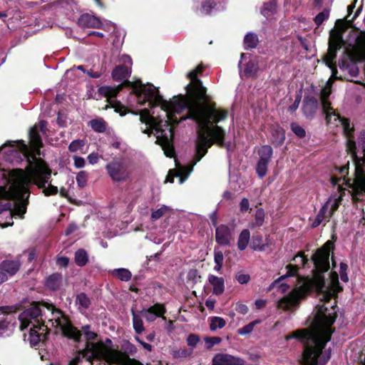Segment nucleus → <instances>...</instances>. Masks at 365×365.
I'll return each instance as SVG.
<instances>
[{
	"mask_svg": "<svg viewBox=\"0 0 365 365\" xmlns=\"http://www.w3.org/2000/svg\"><path fill=\"white\" fill-rule=\"evenodd\" d=\"M202 71V66L199 65L188 73L191 81L186 87L187 95L173 96L169 101L163 99L158 89L152 84L128 82L132 86L137 103L143 106L148 103L153 110L152 113L147 108L139 110L140 120L145 126V129L142 128L143 132L148 135L154 133L156 143L161 145L167 157L175 155L171 125L187 119H192L197 123L196 155L193 162L187 166H180L175 161L176 170L169 171L165 182H173L174 178L178 177L180 183L182 184L193 167L207 153L208 148L214 143L223 144L225 132L217 123L227 118V112L217 108L215 104L210 102L206 88L197 78Z\"/></svg>",
	"mask_w": 365,
	"mask_h": 365,
	"instance_id": "nucleus-1",
	"label": "nucleus"
},
{
	"mask_svg": "<svg viewBox=\"0 0 365 365\" xmlns=\"http://www.w3.org/2000/svg\"><path fill=\"white\" fill-rule=\"evenodd\" d=\"M1 175L8 178L6 184L0 186V197L16 200L14 205L0 202V215L6 219V221L2 222V217L0 216V227L2 228L13 225L14 215L23 217L26 213L29 184H34L42 189L46 196L58 192V187L51 183V170L44 162L29 165L25 170L17 169L8 173L1 171Z\"/></svg>",
	"mask_w": 365,
	"mask_h": 365,
	"instance_id": "nucleus-2",
	"label": "nucleus"
},
{
	"mask_svg": "<svg viewBox=\"0 0 365 365\" xmlns=\"http://www.w3.org/2000/svg\"><path fill=\"white\" fill-rule=\"evenodd\" d=\"M344 46L346 52L351 60L361 61L365 60V32L361 31H351L346 41L343 40L342 34L339 30H331L329 40V48L323 61L331 71V77L322 88L320 95L323 113L326 115L327 123L331 128H339L342 130L346 137H350L354 134V125L346 118L341 117L332 107L327 98L331 93L333 81L337 78L336 68L333 63L336 57V51Z\"/></svg>",
	"mask_w": 365,
	"mask_h": 365,
	"instance_id": "nucleus-3",
	"label": "nucleus"
},
{
	"mask_svg": "<svg viewBox=\"0 0 365 365\" xmlns=\"http://www.w3.org/2000/svg\"><path fill=\"white\" fill-rule=\"evenodd\" d=\"M310 329H301L285 336V340L297 339L303 341V365H325L330 359V351H322L326 344L330 340L333 332L331 325L336 319L335 306L330 307L324 303L318 304Z\"/></svg>",
	"mask_w": 365,
	"mask_h": 365,
	"instance_id": "nucleus-4",
	"label": "nucleus"
},
{
	"mask_svg": "<svg viewBox=\"0 0 365 365\" xmlns=\"http://www.w3.org/2000/svg\"><path fill=\"white\" fill-rule=\"evenodd\" d=\"M19 319L21 330L32 324L28 338L31 346H36L45 338L49 326L56 328L63 335L75 340H78L81 335L63 313L51 304H34L21 312Z\"/></svg>",
	"mask_w": 365,
	"mask_h": 365,
	"instance_id": "nucleus-5",
	"label": "nucleus"
},
{
	"mask_svg": "<svg viewBox=\"0 0 365 365\" xmlns=\"http://www.w3.org/2000/svg\"><path fill=\"white\" fill-rule=\"evenodd\" d=\"M354 134L347 137L346 147L349 151L354 168L353 180L349 178L346 184L351 189L356 200L365 194V130L359 132L356 140Z\"/></svg>",
	"mask_w": 365,
	"mask_h": 365,
	"instance_id": "nucleus-6",
	"label": "nucleus"
},
{
	"mask_svg": "<svg viewBox=\"0 0 365 365\" xmlns=\"http://www.w3.org/2000/svg\"><path fill=\"white\" fill-rule=\"evenodd\" d=\"M90 360L92 359H104L106 365H128L127 357L121 352L113 350L102 342H89L87 344V354Z\"/></svg>",
	"mask_w": 365,
	"mask_h": 365,
	"instance_id": "nucleus-7",
	"label": "nucleus"
},
{
	"mask_svg": "<svg viewBox=\"0 0 365 365\" xmlns=\"http://www.w3.org/2000/svg\"><path fill=\"white\" fill-rule=\"evenodd\" d=\"M312 287V281L309 278H304L289 294L280 299L277 302V307L284 310L296 309L299 304L309 292Z\"/></svg>",
	"mask_w": 365,
	"mask_h": 365,
	"instance_id": "nucleus-8",
	"label": "nucleus"
},
{
	"mask_svg": "<svg viewBox=\"0 0 365 365\" xmlns=\"http://www.w3.org/2000/svg\"><path fill=\"white\" fill-rule=\"evenodd\" d=\"M109 177L113 182H123L129 180L131 171L129 165L124 161L113 159L106 165Z\"/></svg>",
	"mask_w": 365,
	"mask_h": 365,
	"instance_id": "nucleus-9",
	"label": "nucleus"
},
{
	"mask_svg": "<svg viewBox=\"0 0 365 365\" xmlns=\"http://www.w3.org/2000/svg\"><path fill=\"white\" fill-rule=\"evenodd\" d=\"M317 289L319 299L324 302H328L341 290V287L339 283L338 274L336 272L331 274L330 283L328 286H326L324 281L319 277L317 279Z\"/></svg>",
	"mask_w": 365,
	"mask_h": 365,
	"instance_id": "nucleus-10",
	"label": "nucleus"
},
{
	"mask_svg": "<svg viewBox=\"0 0 365 365\" xmlns=\"http://www.w3.org/2000/svg\"><path fill=\"white\" fill-rule=\"evenodd\" d=\"M333 242L327 241L324 245L317 250L312 257L315 269L318 272H324L329 269L330 251L333 249Z\"/></svg>",
	"mask_w": 365,
	"mask_h": 365,
	"instance_id": "nucleus-11",
	"label": "nucleus"
},
{
	"mask_svg": "<svg viewBox=\"0 0 365 365\" xmlns=\"http://www.w3.org/2000/svg\"><path fill=\"white\" fill-rule=\"evenodd\" d=\"M121 86H101L98 88V93L103 97H106L108 98V101L111 105L112 107L115 108V111L120 113V115H125V113H123L121 110L123 107L117 103L114 98L117 96L119 91L121 89Z\"/></svg>",
	"mask_w": 365,
	"mask_h": 365,
	"instance_id": "nucleus-12",
	"label": "nucleus"
},
{
	"mask_svg": "<svg viewBox=\"0 0 365 365\" xmlns=\"http://www.w3.org/2000/svg\"><path fill=\"white\" fill-rule=\"evenodd\" d=\"M212 365H243L244 360L240 357L225 354L219 353L212 358Z\"/></svg>",
	"mask_w": 365,
	"mask_h": 365,
	"instance_id": "nucleus-13",
	"label": "nucleus"
},
{
	"mask_svg": "<svg viewBox=\"0 0 365 365\" xmlns=\"http://www.w3.org/2000/svg\"><path fill=\"white\" fill-rule=\"evenodd\" d=\"M165 312L164 305L156 303L148 309H143L140 314L148 322H153L157 317H163Z\"/></svg>",
	"mask_w": 365,
	"mask_h": 365,
	"instance_id": "nucleus-14",
	"label": "nucleus"
},
{
	"mask_svg": "<svg viewBox=\"0 0 365 365\" xmlns=\"http://www.w3.org/2000/svg\"><path fill=\"white\" fill-rule=\"evenodd\" d=\"M216 242L221 245H228L232 239V235L230 228L221 225L216 227L215 230Z\"/></svg>",
	"mask_w": 365,
	"mask_h": 365,
	"instance_id": "nucleus-15",
	"label": "nucleus"
},
{
	"mask_svg": "<svg viewBox=\"0 0 365 365\" xmlns=\"http://www.w3.org/2000/svg\"><path fill=\"white\" fill-rule=\"evenodd\" d=\"M77 24L82 28H99L101 25V21L95 16L84 14L80 16Z\"/></svg>",
	"mask_w": 365,
	"mask_h": 365,
	"instance_id": "nucleus-16",
	"label": "nucleus"
},
{
	"mask_svg": "<svg viewBox=\"0 0 365 365\" xmlns=\"http://www.w3.org/2000/svg\"><path fill=\"white\" fill-rule=\"evenodd\" d=\"M20 268L19 261L4 260L0 264V269L4 272L7 278L14 276Z\"/></svg>",
	"mask_w": 365,
	"mask_h": 365,
	"instance_id": "nucleus-17",
	"label": "nucleus"
},
{
	"mask_svg": "<svg viewBox=\"0 0 365 365\" xmlns=\"http://www.w3.org/2000/svg\"><path fill=\"white\" fill-rule=\"evenodd\" d=\"M271 141L275 145H282L285 140V133L282 128L279 125H273L271 128Z\"/></svg>",
	"mask_w": 365,
	"mask_h": 365,
	"instance_id": "nucleus-18",
	"label": "nucleus"
},
{
	"mask_svg": "<svg viewBox=\"0 0 365 365\" xmlns=\"http://www.w3.org/2000/svg\"><path fill=\"white\" fill-rule=\"evenodd\" d=\"M208 281L212 286V293L214 294L220 295L223 293L225 290V282L222 277L210 274Z\"/></svg>",
	"mask_w": 365,
	"mask_h": 365,
	"instance_id": "nucleus-19",
	"label": "nucleus"
},
{
	"mask_svg": "<svg viewBox=\"0 0 365 365\" xmlns=\"http://www.w3.org/2000/svg\"><path fill=\"white\" fill-rule=\"evenodd\" d=\"M318 108V102L313 97H306L303 103V111L307 117L312 116Z\"/></svg>",
	"mask_w": 365,
	"mask_h": 365,
	"instance_id": "nucleus-20",
	"label": "nucleus"
},
{
	"mask_svg": "<svg viewBox=\"0 0 365 365\" xmlns=\"http://www.w3.org/2000/svg\"><path fill=\"white\" fill-rule=\"evenodd\" d=\"M55 6L63 12L66 16H70L77 9L76 4L72 0H58Z\"/></svg>",
	"mask_w": 365,
	"mask_h": 365,
	"instance_id": "nucleus-21",
	"label": "nucleus"
},
{
	"mask_svg": "<svg viewBox=\"0 0 365 365\" xmlns=\"http://www.w3.org/2000/svg\"><path fill=\"white\" fill-rule=\"evenodd\" d=\"M131 73V68L128 66H117L113 71L112 76L114 80L120 81L128 78Z\"/></svg>",
	"mask_w": 365,
	"mask_h": 365,
	"instance_id": "nucleus-22",
	"label": "nucleus"
},
{
	"mask_svg": "<svg viewBox=\"0 0 365 365\" xmlns=\"http://www.w3.org/2000/svg\"><path fill=\"white\" fill-rule=\"evenodd\" d=\"M331 216V211H329V210L327 209V207L323 205L317 214L315 220L312 222V227H316L319 226L324 220L329 221Z\"/></svg>",
	"mask_w": 365,
	"mask_h": 365,
	"instance_id": "nucleus-23",
	"label": "nucleus"
},
{
	"mask_svg": "<svg viewBox=\"0 0 365 365\" xmlns=\"http://www.w3.org/2000/svg\"><path fill=\"white\" fill-rule=\"evenodd\" d=\"M272 154L273 150L270 145H264L261 146L258 150V155L259 156V161L269 163Z\"/></svg>",
	"mask_w": 365,
	"mask_h": 365,
	"instance_id": "nucleus-24",
	"label": "nucleus"
},
{
	"mask_svg": "<svg viewBox=\"0 0 365 365\" xmlns=\"http://www.w3.org/2000/svg\"><path fill=\"white\" fill-rule=\"evenodd\" d=\"M29 138L33 148L35 150H38L41 146L42 142L36 126L33 127L30 130Z\"/></svg>",
	"mask_w": 365,
	"mask_h": 365,
	"instance_id": "nucleus-25",
	"label": "nucleus"
},
{
	"mask_svg": "<svg viewBox=\"0 0 365 365\" xmlns=\"http://www.w3.org/2000/svg\"><path fill=\"white\" fill-rule=\"evenodd\" d=\"M172 208L169 206L162 205L160 207L153 209L151 212L150 219L152 221H156L162 217L165 216L168 212L172 211Z\"/></svg>",
	"mask_w": 365,
	"mask_h": 365,
	"instance_id": "nucleus-26",
	"label": "nucleus"
},
{
	"mask_svg": "<svg viewBox=\"0 0 365 365\" xmlns=\"http://www.w3.org/2000/svg\"><path fill=\"white\" fill-rule=\"evenodd\" d=\"M61 283V275L60 274L55 273L46 279V285L48 289L56 290L60 287Z\"/></svg>",
	"mask_w": 365,
	"mask_h": 365,
	"instance_id": "nucleus-27",
	"label": "nucleus"
},
{
	"mask_svg": "<svg viewBox=\"0 0 365 365\" xmlns=\"http://www.w3.org/2000/svg\"><path fill=\"white\" fill-rule=\"evenodd\" d=\"M258 71L257 61L255 59L250 60L247 64L242 73L246 77L255 76Z\"/></svg>",
	"mask_w": 365,
	"mask_h": 365,
	"instance_id": "nucleus-28",
	"label": "nucleus"
},
{
	"mask_svg": "<svg viewBox=\"0 0 365 365\" xmlns=\"http://www.w3.org/2000/svg\"><path fill=\"white\" fill-rule=\"evenodd\" d=\"M112 274L121 281L128 282L132 277L131 272L125 268L115 269L111 271Z\"/></svg>",
	"mask_w": 365,
	"mask_h": 365,
	"instance_id": "nucleus-29",
	"label": "nucleus"
},
{
	"mask_svg": "<svg viewBox=\"0 0 365 365\" xmlns=\"http://www.w3.org/2000/svg\"><path fill=\"white\" fill-rule=\"evenodd\" d=\"M250 239V232L248 230H243L240 234L237 247L239 250H244L246 249Z\"/></svg>",
	"mask_w": 365,
	"mask_h": 365,
	"instance_id": "nucleus-30",
	"label": "nucleus"
},
{
	"mask_svg": "<svg viewBox=\"0 0 365 365\" xmlns=\"http://www.w3.org/2000/svg\"><path fill=\"white\" fill-rule=\"evenodd\" d=\"M76 304L78 306V309L81 312H83L89 307L91 302L89 298L84 293H81L77 295Z\"/></svg>",
	"mask_w": 365,
	"mask_h": 365,
	"instance_id": "nucleus-31",
	"label": "nucleus"
},
{
	"mask_svg": "<svg viewBox=\"0 0 365 365\" xmlns=\"http://www.w3.org/2000/svg\"><path fill=\"white\" fill-rule=\"evenodd\" d=\"M341 200V197L340 196L331 195L324 205L327 207L329 211H331L332 215L338 209Z\"/></svg>",
	"mask_w": 365,
	"mask_h": 365,
	"instance_id": "nucleus-32",
	"label": "nucleus"
},
{
	"mask_svg": "<svg viewBox=\"0 0 365 365\" xmlns=\"http://www.w3.org/2000/svg\"><path fill=\"white\" fill-rule=\"evenodd\" d=\"M276 4L274 1H269L264 4L261 11L262 14L267 19H272L276 12Z\"/></svg>",
	"mask_w": 365,
	"mask_h": 365,
	"instance_id": "nucleus-33",
	"label": "nucleus"
},
{
	"mask_svg": "<svg viewBox=\"0 0 365 365\" xmlns=\"http://www.w3.org/2000/svg\"><path fill=\"white\" fill-rule=\"evenodd\" d=\"M258 42L257 36L253 33H248L244 38L245 47L247 49L253 48L257 46Z\"/></svg>",
	"mask_w": 365,
	"mask_h": 365,
	"instance_id": "nucleus-34",
	"label": "nucleus"
},
{
	"mask_svg": "<svg viewBox=\"0 0 365 365\" xmlns=\"http://www.w3.org/2000/svg\"><path fill=\"white\" fill-rule=\"evenodd\" d=\"M89 124L93 130L98 133H103L106 129V123L101 118L92 120Z\"/></svg>",
	"mask_w": 365,
	"mask_h": 365,
	"instance_id": "nucleus-35",
	"label": "nucleus"
},
{
	"mask_svg": "<svg viewBox=\"0 0 365 365\" xmlns=\"http://www.w3.org/2000/svg\"><path fill=\"white\" fill-rule=\"evenodd\" d=\"M75 262L78 266H84L88 262V255L83 250H78L75 253Z\"/></svg>",
	"mask_w": 365,
	"mask_h": 365,
	"instance_id": "nucleus-36",
	"label": "nucleus"
},
{
	"mask_svg": "<svg viewBox=\"0 0 365 365\" xmlns=\"http://www.w3.org/2000/svg\"><path fill=\"white\" fill-rule=\"evenodd\" d=\"M133 325L135 331L138 333H142L144 331L143 322L140 316L136 314L133 311Z\"/></svg>",
	"mask_w": 365,
	"mask_h": 365,
	"instance_id": "nucleus-37",
	"label": "nucleus"
},
{
	"mask_svg": "<svg viewBox=\"0 0 365 365\" xmlns=\"http://www.w3.org/2000/svg\"><path fill=\"white\" fill-rule=\"evenodd\" d=\"M226 324L225 319L222 317H214L210 319V328L212 331H215L217 329H222Z\"/></svg>",
	"mask_w": 365,
	"mask_h": 365,
	"instance_id": "nucleus-38",
	"label": "nucleus"
},
{
	"mask_svg": "<svg viewBox=\"0 0 365 365\" xmlns=\"http://www.w3.org/2000/svg\"><path fill=\"white\" fill-rule=\"evenodd\" d=\"M11 317L3 316L0 318V336L7 334L6 331L9 329V324Z\"/></svg>",
	"mask_w": 365,
	"mask_h": 365,
	"instance_id": "nucleus-39",
	"label": "nucleus"
},
{
	"mask_svg": "<svg viewBox=\"0 0 365 365\" xmlns=\"http://www.w3.org/2000/svg\"><path fill=\"white\" fill-rule=\"evenodd\" d=\"M216 3L212 0H207L202 5L201 12L204 14H210L216 9Z\"/></svg>",
	"mask_w": 365,
	"mask_h": 365,
	"instance_id": "nucleus-40",
	"label": "nucleus"
},
{
	"mask_svg": "<svg viewBox=\"0 0 365 365\" xmlns=\"http://www.w3.org/2000/svg\"><path fill=\"white\" fill-rule=\"evenodd\" d=\"M285 277H286V276H282V277H279V279H276L275 281H274L271 284L269 289L270 290L271 289H273L274 287H279L281 289L282 292H287V289H289V286L287 284L281 283L282 280H283Z\"/></svg>",
	"mask_w": 365,
	"mask_h": 365,
	"instance_id": "nucleus-41",
	"label": "nucleus"
},
{
	"mask_svg": "<svg viewBox=\"0 0 365 365\" xmlns=\"http://www.w3.org/2000/svg\"><path fill=\"white\" fill-rule=\"evenodd\" d=\"M329 16V10L327 9H324L322 12L318 14L314 18V22L317 26L321 25L324 21L328 19Z\"/></svg>",
	"mask_w": 365,
	"mask_h": 365,
	"instance_id": "nucleus-42",
	"label": "nucleus"
},
{
	"mask_svg": "<svg viewBox=\"0 0 365 365\" xmlns=\"http://www.w3.org/2000/svg\"><path fill=\"white\" fill-rule=\"evenodd\" d=\"M259 323V321H258V320H255V321L250 322V324H248L244 326L242 328L238 330V334L240 335H246V334H250L252 331L255 326Z\"/></svg>",
	"mask_w": 365,
	"mask_h": 365,
	"instance_id": "nucleus-43",
	"label": "nucleus"
},
{
	"mask_svg": "<svg viewBox=\"0 0 365 365\" xmlns=\"http://www.w3.org/2000/svg\"><path fill=\"white\" fill-rule=\"evenodd\" d=\"M186 341L187 346L190 347V349H192V351L199 343L200 337L197 334H191L187 336Z\"/></svg>",
	"mask_w": 365,
	"mask_h": 365,
	"instance_id": "nucleus-44",
	"label": "nucleus"
},
{
	"mask_svg": "<svg viewBox=\"0 0 365 365\" xmlns=\"http://www.w3.org/2000/svg\"><path fill=\"white\" fill-rule=\"evenodd\" d=\"M269 163L258 161L256 172L260 178H263L267 173V166Z\"/></svg>",
	"mask_w": 365,
	"mask_h": 365,
	"instance_id": "nucleus-45",
	"label": "nucleus"
},
{
	"mask_svg": "<svg viewBox=\"0 0 365 365\" xmlns=\"http://www.w3.org/2000/svg\"><path fill=\"white\" fill-rule=\"evenodd\" d=\"M85 145V141L83 140H73L69 146L68 150L71 152H77L78 150H81L83 146Z\"/></svg>",
	"mask_w": 365,
	"mask_h": 365,
	"instance_id": "nucleus-46",
	"label": "nucleus"
},
{
	"mask_svg": "<svg viewBox=\"0 0 365 365\" xmlns=\"http://www.w3.org/2000/svg\"><path fill=\"white\" fill-rule=\"evenodd\" d=\"M341 68L344 71H347V72L350 74L352 77H356L358 76L359 71L357 67V66L355 63H351L347 66L343 65Z\"/></svg>",
	"mask_w": 365,
	"mask_h": 365,
	"instance_id": "nucleus-47",
	"label": "nucleus"
},
{
	"mask_svg": "<svg viewBox=\"0 0 365 365\" xmlns=\"http://www.w3.org/2000/svg\"><path fill=\"white\" fill-rule=\"evenodd\" d=\"M264 220V212L262 209H259L255 213V222L252 227H259L262 225Z\"/></svg>",
	"mask_w": 365,
	"mask_h": 365,
	"instance_id": "nucleus-48",
	"label": "nucleus"
},
{
	"mask_svg": "<svg viewBox=\"0 0 365 365\" xmlns=\"http://www.w3.org/2000/svg\"><path fill=\"white\" fill-rule=\"evenodd\" d=\"M291 129L299 138H304L306 135L304 129L296 123H292L291 124Z\"/></svg>",
	"mask_w": 365,
	"mask_h": 365,
	"instance_id": "nucleus-49",
	"label": "nucleus"
},
{
	"mask_svg": "<svg viewBox=\"0 0 365 365\" xmlns=\"http://www.w3.org/2000/svg\"><path fill=\"white\" fill-rule=\"evenodd\" d=\"M192 354V349H180L174 351V356L176 358H186L190 356Z\"/></svg>",
	"mask_w": 365,
	"mask_h": 365,
	"instance_id": "nucleus-50",
	"label": "nucleus"
},
{
	"mask_svg": "<svg viewBox=\"0 0 365 365\" xmlns=\"http://www.w3.org/2000/svg\"><path fill=\"white\" fill-rule=\"evenodd\" d=\"M76 182L80 187H84L87 182V173L86 171H81L76 175Z\"/></svg>",
	"mask_w": 365,
	"mask_h": 365,
	"instance_id": "nucleus-51",
	"label": "nucleus"
},
{
	"mask_svg": "<svg viewBox=\"0 0 365 365\" xmlns=\"http://www.w3.org/2000/svg\"><path fill=\"white\" fill-rule=\"evenodd\" d=\"M235 278L237 280V282L241 284L248 283L250 279V275L248 274H245L243 272H238L236 274Z\"/></svg>",
	"mask_w": 365,
	"mask_h": 365,
	"instance_id": "nucleus-52",
	"label": "nucleus"
},
{
	"mask_svg": "<svg viewBox=\"0 0 365 365\" xmlns=\"http://www.w3.org/2000/svg\"><path fill=\"white\" fill-rule=\"evenodd\" d=\"M42 0H22V5L26 8H34L41 5Z\"/></svg>",
	"mask_w": 365,
	"mask_h": 365,
	"instance_id": "nucleus-53",
	"label": "nucleus"
},
{
	"mask_svg": "<svg viewBox=\"0 0 365 365\" xmlns=\"http://www.w3.org/2000/svg\"><path fill=\"white\" fill-rule=\"evenodd\" d=\"M82 331H83V333L88 340H93L96 339V334L90 330L89 326L86 325V326L83 327Z\"/></svg>",
	"mask_w": 365,
	"mask_h": 365,
	"instance_id": "nucleus-54",
	"label": "nucleus"
},
{
	"mask_svg": "<svg viewBox=\"0 0 365 365\" xmlns=\"http://www.w3.org/2000/svg\"><path fill=\"white\" fill-rule=\"evenodd\" d=\"M74 165L77 168H81L85 166L86 162L83 158L75 155L73 156Z\"/></svg>",
	"mask_w": 365,
	"mask_h": 365,
	"instance_id": "nucleus-55",
	"label": "nucleus"
},
{
	"mask_svg": "<svg viewBox=\"0 0 365 365\" xmlns=\"http://www.w3.org/2000/svg\"><path fill=\"white\" fill-rule=\"evenodd\" d=\"M214 260L215 264H223L224 256L222 252L220 250H215Z\"/></svg>",
	"mask_w": 365,
	"mask_h": 365,
	"instance_id": "nucleus-56",
	"label": "nucleus"
},
{
	"mask_svg": "<svg viewBox=\"0 0 365 365\" xmlns=\"http://www.w3.org/2000/svg\"><path fill=\"white\" fill-rule=\"evenodd\" d=\"M221 341V338L218 336L209 337L205 339V341L207 344H208L210 346L220 344Z\"/></svg>",
	"mask_w": 365,
	"mask_h": 365,
	"instance_id": "nucleus-57",
	"label": "nucleus"
},
{
	"mask_svg": "<svg viewBox=\"0 0 365 365\" xmlns=\"http://www.w3.org/2000/svg\"><path fill=\"white\" fill-rule=\"evenodd\" d=\"M241 212H244L248 210L250 207L249 200L247 198H243L240 204Z\"/></svg>",
	"mask_w": 365,
	"mask_h": 365,
	"instance_id": "nucleus-58",
	"label": "nucleus"
},
{
	"mask_svg": "<svg viewBox=\"0 0 365 365\" xmlns=\"http://www.w3.org/2000/svg\"><path fill=\"white\" fill-rule=\"evenodd\" d=\"M198 277V273L196 269H191L187 273V279L191 280L192 282H196V279Z\"/></svg>",
	"mask_w": 365,
	"mask_h": 365,
	"instance_id": "nucleus-59",
	"label": "nucleus"
},
{
	"mask_svg": "<svg viewBox=\"0 0 365 365\" xmlns=\"http://www.w3.org/2000/svg\"><path fill=\"white\" fill-rule=\"evenodd\" d=\"M69 262V259L67 257H59L57 259V264L60 267H67Z\"/></svg>",
	"mask_w": 365,
	"mask_h": 365,
	"instance_id": "nucleus-60",
	"label": "nucleus"
},
{
	"mask_svg": "<svg viewBox=\"0 0 365 365\" xmlns=\"http://www.w3.org/2000/svg\"><path fill=\"white\" fill-rule=\"evenodd\" d=\"M293 260L299 264L301 266H304L307 259L302 255H297L294 257Z\"/></svg>",
	"mask_w": 365,
	"mask_h": 365,
	"instance_id": "nucleus-61",
	"label": "nucleus"
},
{
	"mask_svg": "<svg viewBox=\"0 0 365 365\" xmlns=\"http://www.w3.org/2000/svg\"><path fill=\"white\" fill-rule=\"evenodd\" d=\"M88 160L90 164L94 165L98 163V154L95 153H92L88 155Z\"/></svg>",
	"mask_w": 365,
	"mask_h": 365,
	"instance_id": "nucleus-62",
	"label": "nucleus"
},
{
	"mask_svg": "<svg viewBox=\"0 0 365 365\" xmlns=\"http://www.w3.org/2000/svg\"><path fill=\"white\" fill-rule=\"evenodd\" d=\"M236 310L237 312L245 314L248 312V307L242 304H239L236 306Z\"/></svg>",
	"mask_w": 365,
	"mask_h": 365,
	"instance_id": "nucleus-63",
	"label": "nucleus"
},
{
	"mask_svg": "<svg viewBox=\"0 0 365 365\" xmlns=\"http://www.w3.org/2000/svg\"><path fill=\"white\" fill-rule=\"evenodd\" d=\"M357 0H354V2L347 7V12L348 16L346 17V21L349 24V26H351V21L348 19L349 16L353 12L354 9L355 8V3Z\"/></svg>",
	"mask_w": 365,
	"mask_h": 365,
	"instance_id": "nucleus-64",
	"label": "nucleus"
}]
</instances>
